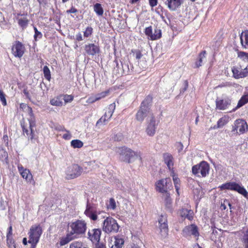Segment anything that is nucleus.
Masks as SVG:
<instances>
[{
    "label": "nucleus",
    "mask_w": 248,
    "mask_h": 248,
    "mask_svg": "<svg viewBox=\"0 0 248 248\" xmlns=\"http://www.w3.org/2000/svg\"><path fill=\"white\" fill-rule=\"evenodd\" d=\"M75 239H76L75 236H74L72 233L69 232L65 236L62 237L60 239V245L61 246H64Z\"/></svg>",
    "instance_id": "bb28decb"
},
{
    "label": "nucleus",
    "mask_w": 248,
    "mask_h": 248,
    "mask_svg": "<svg viewBox=\"0 0 248 248\" xmlns=\"http://www.w3.org/2000/svg\"><path fill=\"white\" fill-rule=\"evenodd\" d=\"M159 121L156 120L154 114L148 117L145 131L149 136H154L156 132Z\"/></svg>",
    "instance_id": "1a4fd4ad"
},
{
    "label": "nucleus",
    "mask_w": 248,
    "mask_h": 248,
    "mask_svg": "<svg viewBox=\"0 0 248 248\" xmlns=\"http://www.w3.org/2000/svg\"><path fill=\"white\" fill-rule=\"evenodd\" d=\"M93 10L96 15L98 16H101L103 15L104 10L101 4L98 3H95L93 6Z\"/></svg>",
    "instance_id": "c9c22d12"
},
{
    "label": "nucleus",
    "mask_w": 248,
    "mask_h": 248,
    "mask_svg": "<svg viewBox=\"0 0 248 248\" xmlns=\"http://www.w3.org/2000/svg\"><path fill=\"white\" fill-rule=\"evenodd\" d=\"M232 71L233 77L236 79L246 77L248 76V65L244 68H242L240 65L233 66Z\"/></svg>",
    "instance_id": "f8f14e48"
},
{
    "label": "nucleus",
    "mask_w": 248,
    "mask_h": 248,
    "mask_svg": "<svg viewBox=\"0 0 248 248\" xmlns=\"http://www.w3.org/2000/svg\"><path fill=\"white\" fill-rule=\"evenodd\" d=\"M221 190H231L235 191L248 199V192L243 186L235 182H229L222 184L219 187Z\"/></svg>",
    "instance_id": "423d86ee"
},
{
    "label": "nucleus",
    "mask_w": 248,
    "mask_h": 248,
    "mask_svg": "<svg viewBox=\"0 0 248 248\" xmlns=\"http://www.w3.org/2000/svg\"><path fill=\"white\" fill-rule=\"evenodd\" d=\"M16 19L18 20V25L21 27H22L23 29H25L27 27L28 24L29 20L26 17H24L23 18H20L17 17Z\"/></svg>",
    "instance_id": "58836bf2"
},
{
    "label": "nucleus",
    "mask_w": 248,
    "mask_h": 248,
    "mask_svg": "<svg viewBox=\"0 0 248 248\" xmlns=\"http://www.w3.org/2000/svg\"><path fill=\"white\" fill-rule=\"evenodd\" d=\"M69 248H88L85 244L81 241H74L70 244Z\"/></svg>",
    "instance_id": "e433bc0d"
},
{
    "label": "nucleus",
    "mask_w": 248,
    "mask_h": 248,
    "mask_svg": "<svg viewBox=\"0 0 248 248\" xmlns=\"http://www.w3.org/2000/svg\"><path fill=\"white\" fill-rule=\"evenodd\" d=\"M173 181L175 187L176 189V190L178 194H179V182L180 180L179 178L175 176H173Z\"/></svg>",
    "instance_id": "8fccbe9b"
},
{
    "label": "nucleus",
    "mask_w": 248,
    "mask_h": 248,
    "mask_svg": "<svg viewBox=\"0 0 248 248\" xmlns=\"http://www.w3.org/2000/svg\"><path fill=\"white\" fill-rule=\"evenodd\" d=\"M93 31V29L91 27H88L84 31V36L85 37H89L92 34Z\"/></svg>",
    "instance_id": "603ef678"
},
{
    "label": "nucleus",
    "mask_w": 248,
    "mask_h": 248,
    "mask_svg": "<svg viewBox=\"0 0 248 248\" xmlns=\"http://www.w3.org/2000/svg\"><path fill=\"white\" fill-rule=\"evenodd\" d=\"M109 92L108 91H106L105 92H101L99 93H98L95 95L97 101L105 97L108 94Z\"/></svg>",
    "instance_id": "09e8293b"
},
{
    "label": "nucleus",
    "mask_w": 248,
    "mask_h": 248,
    "mask_svg": "<svg viewBox=\"0 0 248 248\" xmlns=\"http://www.w3.org/2000/svg\"><path fill=\"white\" fill-rule=\"evenodd\" d=\"M135 57L137 59H140L142 56L141 52L140 50H136L135 52Z\"/></svg>",
    "instance_id": "0e129e2a"
},
{
    "label": "nucleus",
    "mask_w": 248,
    "mask_h": 248,
    "mask_svg": "<svg viewBox=\"0 0 248 248\" xmlns=\"http://www.w3.org/2000/svg\"><path fill=\"white\" fill-rule=\"evenodd\" d=\"M113 244L111 246V248H122L124 244V240L119 236H115Z\"/></svg>",
    "instance_id": "c756f323"
},
{
    "label": "nucleus",
    "mask_w": 248,
    "mask_h": 248,
    "mask_svg": "<svg viewBox=\"0 0 248 248\" xmlns=\"http://www.w3.org/2000/svg\"><path fill=\"white\" fill-rule=\"evenodd\" d=\"M54 128L59 131H66V129L63 126L59 124H54Z\"/></svg>",
    "instance_id": "13d9d810"
},
{
    "label": "nucleus",
    "mask_w": 248,
    "mask_h": 248,
    "mask_svg": "<svg viewBox=\"0 0 248 248\" xmlns=\"http://www.w3.org/2000/svg\"><path fill=\"white\" fill-rule=\"evenodd\" d=\"M243 242L245 248H248V229L243 235Z\"/></svg>",
    "instance_id": "a18cd8bd"
},
{
    "label": "nucleus",
    "mask_w": 248,
    "mask_h": 248,
    "mask_svg": "<svg viewBox=\"0 0 248 248\" xmlns=\"http://www.w3.org/2000/svg\"><path fill=\"white\" fill-rule=\"evenodd\" d=\"M12 50L13 54L15 57L21 58L24 53L25 47L21 43L17 41L13 46Z\"/></svg>",
    "instance_id": "a211bd4d"
},
{
    "label": "nucleus",
    "mask_w": 248,
    "mask_h": 248,
    "mask_svg": "<svg viewBox=\"0 0 248 248\" xmlns=\"http://www.w3.org/2000/svg\"><path fill=\"white\" fill-rule=\"evenodd\" d=\"M63 100L64 101L65 103L71 102L73 101L74 97L71 95L65 94L62 95Z\"/></svg>",
    "instance_id": "864d4df0"
},
{
    "label": "nucleus",
    "mask_w": 248,
    "mask_h": 248,
    "mask_svg": "<svg viewBox=\"0 0 248 248\" xmlns=\"http://www.w3.org/2000/svg\"><path fill=\"white\" fill-rule=\"evenodd\" d=\"M188 209H182L180 212V215L182 217L186 218V215L188 212Z\"/></svg>",
    "instance_id": "680f3d73"
},
{
    "label": "nucleus",
    "mask_w": 248,
    "mask_h": 248,
    "mask_svg": "<svg viewBox=\"0 0 248 248\" xmlns=\"http://www.w3.org/2000/svg\"><path fill=\"white\" fill-rule=\"evenodd\" d=\"M65 131L66 132V133L63 134V135L62 136V138L66 140H70L72 137L71 134H70L69 131L67 130L66 131Z\"/></svg>",
    "instance_id": "bf43d9fd"
},
{
    "label": "nucleus",
    "mask_w": 248,
    "mask_h": 248,
    "mask_svg": "<svg viewBox=\"0 0 248 248\" xmlns=\"http://www.w3.org/2000/svg\"><path fill=\"white\" fill-rule=\"evenodd\" d=\"M101 234V231L100 229H92L88 232V238L93 243H96L100 240Z\"/></svg>",
    "instance_id": "412c9836"
},
{
    "label": "nucleus",
    "mask_w": 248,
    "mask_h": 248,
    "mask_svg": "<svg viewBox=\"0 0 248 248\" xmlns=\"http://www.w3.org/2000/svg\"><path fill=\"white\" fill-rule=\"evenodd\" d=\"M43 230L40 224H35L31 226L29 232L28 243L31 244V248H35L42 234Z\"/></svg>",
    "instance_id": "f03ea898"
},
{
    "label": "nucleus",
    "mask_w": 248,
    "mask_h": 248,
    "mask_svg": "<svg viewBox=\"0 0 248 248\" xmlns=\"http://www.w3.org/2000/svg\"><path fill=\"white\" fill-rule=\"evenodd\" d=\"M206 51H202L199 55V60L196 62V65L197 67L201 66L202 64V62L205 60Z\"/></svg>",
    "instance_id": "4c0bfd02"
},
{
    "label": "nucleus",
    "mask_w": 248,
    "mask_h": 248,
    "mask_svg": "<svg viewBox=\"0 0 248 248\" xmlns=\"http://www.w3.org/2000/svg\"><path fill=\"white\" fill-rule=\"evenodd\" d=\"M69 232L76 239L83 234L86 230V223L84 220H77L69 224Z\"/></svg>",
    "instance_id": "7ed1b4c3"
},
{
    "label": "nucleus",
    "mask_w": 248,
    "mask_h": 248,
    "mask_svg": "<svg viewBox=\"0 0 248 248\" xmlns=\"http://www.w3.org/2000/svg\"><path fill=\"white\" fill-rule=\"evenodd\" d=\"M71 145L74 148H80L83 145V142L78 140H74L71 141Z\"/></svg>",
    "instance_id": "a19ab883"
},
{
    "label": "nucleus",
    "mask_w": 248,
    "mask_h": 248,
    "mask_svg": "<svg viewBox=\"0 0 248 248\" xmlns=\"http://www.w3.org/2000/svg\"><path fill=\"white\" fill-rule=\"evenodd\" d=\"M163 158L165 163L167 165L169 169L170 170L173 165L172 155L169 153H165L163 155Z\"/></svg>",
    "instance_id": "cd10ccee"
},
{
    "label": "nucleus",
    "mask_w": 248,
    "mask_h": 248,
    "mask_svg": "<svg viewBox=\"0 0 248 248\" xmlns=\"http://www.w3.org/2000/svg\"><path fill=\"white\" fill-rule=\"evenodd\" d=\"M165 204L166 208L169 212L171 213L173 210L172 207V200L170 197L169 194L165 195Z\"/></svg>",
    "instance_id": "2f4dec72"
},
{
    "label": "nucleus",
    "mask_w": 248,
    "mask_h": 248,
    "mask_svg": "<svg viewBox=\"0 0 248 248\" xmlns=\"http://www.w3.org/2000/svg\"><path fill=\"white\" fill-rule=\"evenodd\" d=\"M115 107L116 105L114 102L110 104L106 109L104 115L97 122V124H105L106 122H108L112 117Z\"/></svg>",
    "instance_id": "ddd939ff"
},
{
    "label": "nucleus",
    "mask_w": 248,
    "mask_h": 248,
    "mask_svg": "<svg viewBox=\"0 0 248 248\" xmlns=\"http://www.w3.org/2000/svg\"><path fill=\"white\" fill-rule=\"evenodd\" d=\"M228 205L230 207V209H232V205L230 202L228 200H224L222 202H221L220 205L221 210H225L227 208V205Z\"/></svg>",
    "instance_id": "c03bdc74"
},
{
    "label": "nucleus",
    "mask_w": 248,
    "mask_h": 248,
    "mask_svg": "<svg viewBox=\"0 0 248 248\" xmlns=\"http://www.w3.org/2000/svg\"><path fill=\"white\" fill-rule=\"evenodd\" d=\"M121 66H122L121 72H117V69H114L113 71V74L117 78L121 77L124 75H128L130 73L129 62H121Z\"/></svg>",
    "instance_id": "6ab92c4d"
},
{
    "label": "nucleus",
    "mask_w": 248,
    "mask_h": 248,
    "mask_svg": "<svg viewBox=\"0 0 248 248\" xmlns=\"http://www.w3.org/2000/svg\"><path fill=\"white\" fill-rule=\"evenodd\" d=\"M17 169L23 178L25 179L28 183L33 184L35 183L32 175L29 170L24 169L22 165H18Z\"/></svg>",
    "instance_id": "f3484780"
},
{
    "label": "nucleus",
    "mask_w": 248,
    "mask_h": 248,
    "mask_svg": "<svg viewBox=\"0 0 248 248\" xmlns=\"http://www.w3.org/2000/svg\"><path fill=\"white\" fill-rule=\"evenodd\" d=\"M158 222L159 224L168 223L166 216L161 215L158 219Z\"/></svg>",
    "instance_id": "5fc2aeb1"
},
{
    "label": "nucleus",
    "mask_w": 248,
    "mask_h": 248,
    "mask_svg": "<svg viewBox=\"0 0 248 248\" xmlns=\"http://www.w3.org/2000/svg\"><path fill=\"white\" fill-rule=\"evenodd\" d=\"M159 229L162 235L166 236L168 232V223L159 224Z\"/></svg>",
    "instance_id": "ea45409f"
},
{
    "label": "nucleus",
    "mask_w": 248,
    "mask_h": 248,
    "mask_svg": "<svg viewBox=\"0 0 248 248\" xmlns=\"http://www.w3.org/2000/svg\"><path fill=\"white\" fill-rule=\"evenodd\" d=\"M216 104L217 109L225 110L230 106L231 100L229 98H225L223 99H217Z\"/></svg>",
    "instance_id": "4be33fe9"
},
{
    "label": "nucleus",
    "mask_w": 248,
    "mask_h": 248,
    "mask_svg": "<svg viewBox=\"0 0 248 248\" xmlns=\"http://www.w3.org/2000/svg\"><path fill=\"white\" fill-rule=\"evenodd\" d=\"M76 39L78 41H80L83 40L82 36L81 34L79 32L76 35Z\"/></svg>",
    "instance_id": "774afa93"
},
{
    "label": "nucleus",
    "mask_w": 248,
    "mask_h": 248,
    "mask_svg": "<svg viewBox=\"0 0 248 248\" xmlns=\"http://www.w3.org/2000/svg\"><path fill=\"white\" fill-rule=\"evenodd\" d=\"M248 102V94L243 95L238 101L237 106L233 109V111H235L237 108L242 107L243 105Z\"/></svg>",
    "instance_id": "72a5a7b5"
},
{
    "label": "nucleus",
    "mask_w": 248,
    "mask_h": 248,
    "mask_svg": "<svg viewBox=\"0 0 248 248\" xmlns=\"http://www.w3.org/2000/svg\"><path fill=\"white\" fill-rule=\"evenodd\" d=\"M34 30V39L35 41H37L38 39H40L42 37V34L40 31H39L37 30V29L36 27H33Z\"/></svg>",
    "instance_id": "49530a36"
},
{
    "label": "nucleus",
    "mask_w": 248,
    "mask_h": 248,
    "mask_svg": "<svg viewBox=\"0 0 248 248\" xmlns=\"http://www.w3.org/2000/svg\"><path fill=\"white\" fill-rule=\"evenodd\" d=\"M117 152L119 153L121 159L128 163L131 162L135 156L139 155L138 152H135L131 149L125 147L119 148Z\"/></svg>",
    "instance_id": "6e6552de"
},
{
    "label": "nucleus",
    "mask_w": 248,
    "mask_h": 248,
    "mask_svg": "<svg viewBox=\"0 0 248 248\" xmlns=\"http://www.w3.org/2000/svg\"><path fill=\"white\" fill-rule=\"evenodd\" d=\"M209 164L204 161L193 166L192 168V173L199 177H205L209 174Z\"/></svg>",
    "instance_id": "0eeeda50"
},
{
    "label": "nucleus",
    "mask_w": 248,
    "mask_h": 248,
    "mask_svg": "<svg viewBox=\"0 0 248 248\" xmlns=\"http://www.w3.org/2000/svg\"><path fill=\"white\" fill-rule=\"evenodd\" d=\"M186 218L189 220H191L193 218V212L191 210H188V212L186 215Z\"/></svg>",
    "instance_id": "4d7b16f0"
},
{
    "label": "nucleus",
    "mask_w": 248,
    "mask_h": 248,
    "mask_svg": "<svg viewBox=\"0 0 248 248\" xmlns=\"http://www.w3.org/2000/svg\"><path fill=\"white\" fill-rule=\"evenodd\" d=\"M152 102V97L150 95H148L142 102L140 109L136 114V119L138 121L142 123L146 117H150L151 115L153 114L150 108Z\"/></svg>",
    "instance_id": "f257e3e1"
},
{
    "label": "nucleus",
    "mask_w": 248,
    "mask_h": 248,
    "mask_svg": "<svg viewBox=\"0 0 248 248\" xmlns=\"http://www.w3.org/2000/svg\"><path fill=\"white\" fill-rule=\"evenodd\" d=\"M8 157L7 152L3 149H0V159L3 163H5L6 165L9 164Z\"/></svg>",
    "instance_id": "473e14b6"
},
{
    "label": "nucleus",
    "mask_w": 248,
    "mask_h": 248,
    "mask_svg": "<svg viewBox=\"0 0 248 248\" xmlns=\"http://www.w3.org/2000/svg\"><path fill=\"white\" fill-rule=\"evenodd\" d=\"M236 85V84L234 83H232L231 82H226L225 83H222L220 85H218V87H220V88L225 87H231V86L234 87L235 85Z\"/></svg>",
    "instance_id": "6e6d98bb"
},
{
    "label": "nucleus",
    "mask_w": 248,
    "mask_h": 248,
    "mask_svg": "<svg viewBox=\"0 0 248 248\" xmlns=\"http://www.w3.org/2000/svg\"><path fill=\"white\" fill-rule=\"evenodd\" d=\"M149 4L152 7H154L157 4V0H149Z\"/></svg>",
    "instance_id": "69168bd1"
},
{
    "label": "nucleus",
    "mask_w": 248,
    "mask_h": 248,
    "mask_svg": "<svg viewBox=\"0 0 248 248\" xmlns=\"http://www.w3.org/2000/svg\"><path fill=\"white\" fill-rule=\"evenodd\" d=\"M81 173V168L77 164H74L67 168L66 170V178L68 179L75 178Z\"/></svg>",
    "instance_id": "9b49d317"
},
{
    "label": "nucleus",
    "mask_w": 248,
    "mask_h": 248,
    "mask_svg": "<svg viewBox=\"0 0 248 248\" xmlns=\"http://www.w3.org/2000/svg\"><path fill=\"white\" fill-rule=\"evenodd\" d=\"M84 49L88 55L94 56L100 52L98 45L94 44H88L85 46Z\"/></svg>",
    "instance_id": "aec40b11"
},
{
    "label": "nucleus",
    "mask_w": 248,
    "mask_h": 248,
    "mask_svg": "<svg viewBox=\"0 0 248 248\" xmlns=\"http://www.w3.org/2000/svg\"><path fill=\"white\" fill-rule=\"evenodd\" d=\"M62 95H60L50 100V103L52 106L59 107L62 105Z\"/></svg>",
    "instance_id": "7c9ffc66"
},
{
    "label": "nucleus",
    "mask_w": 248,
    "mask_h": 248,
    "mask_svg": "<svg viewBox=\"0 0 248 248\" xmlns=\"http://www.w3.org/2000/svg\"><path fill=\"white\" fill-rule=\"evenodd\" d=\"M97 164L94 161L86 162L83 164L81 171L85 170V171H89L90 170L96 169Z\"/></svg>",
    "instance_id": "a878e982"
},
{
    "label": "nucleus",
    "mask_w": 248,
    "mask_h": 248,
    "mask_svg": "<svg viewBox=\"0 0 248 248\" xmlns=\"http://www.w3.org/2000/svg\"><path fill=\"white\" fill-rule=\"evenodd\" d=\"M123 139V136L121 133L116 135L114 137V140L116 141H120Z\"/></svg>",
    "instance_id": "e2e57ef3"
},
{
    "label": "nucleus",
    "mask_w": 248,
    "mask_h": 248,
    "mask_svg": "<svg viewBox=\"0 0 248 248\" xmlns=\"http://www.w3.org/2000/svg\"><path fill=\"white\" fill-rule=\"evenodd\" d=\"M78 12V10L75 8L72 7L70 9L66 11V13H76Z\"/></svg>",
    "instance_id": "338daca9"
},
{
    "label": "nucleus",
    "mask_w": 248,
    "mask_h": 248,
    "mask_svg": "<svg viewBox=\"0 0 248 248\" xmlns=\"http://www.w3.org/2000/svg\"><path fill=\"white\" fill-rule=\"evenodd\" d=\"M116 207V204L115 201L113 198H110L108 204V208L112 210H114Z\"/></svg>",
    "instance_id": "de8ad7c7"
},
{
    "label": "nucleus",
    "mask_w": 248,
    "mask_h": 248,
    "mask_svg": "<svg viewBox=\"0 0 248 248\" xmlns=\"http://www.w3.org/2000/svg\"><path fill=\"white\" fill-rule=\"evenodd\" d=\"M34 125L35 124L33 122L30 121V126L29 129H26L24 126H22L24 133H26L27 136L28 137L29 139L31 140L34 138L32 128Z\"/></svg>",
    "instance_id": "393cba45"
},
{
    "label": "nucleus",
    "mask_w": 248,
    "mask_h": 248,
    "mask_svg": "<svg viewBox=\"0 0 248 248\" xmlns=\"http://www.w3.org/2000/svg\"><path fill=\"white\" fill-rule=\"evenodd\" d=\"M189 185L193 190V194L197 197L199 196L201 192V189L198 183L191 179L189 181Z\"/></svg>",
    "instance_id": "b1692460"
},
{
    "label": "nucleus",
    "mask_w": 248,
    "mask_h": 248,
    "mask_svg": "<svg viewBox=\"0 0 248 248\" xmlns=\"http://www.w3.org/2000/svg\"><path fill=\"white\" fill-rule=\"evenodd\" d=\"M164 3L170 11H175L183 3V0H164Z\"/></svg>",
    "instance_id": "5701e85b"
},
{
    "label": "nucleus",
    "mask_w": 248,
    "mask_h": 248,
    "mask_svg": "<svg viewBox=\"0 0 248 248\" xmlns=\"http://www.w3.org/2000/svg\"><path fill=\"white\" fill-rule=\"evenodd\" d=\"M248 130V124L246 122L242 119L235 121L232 125V132L239 134L244 133Z\"/></svg>",
    "instance_id": "9d476101"
},
{
    "label": "nucleus",
    "mask_w": 248,
    "mask_h": 248,
    "mask_svg": "<svg viewBox=\"0 0 248 248\" xmlns=\"http://www.w3.org/2000/svg\"><path fill=\"white\" fill-rule=\"evenodd\" d=\"M145 33L148 38L151 40H157L161 38L162 35L161 30L159 28L155 27L153 31L151 26L145 28Z\"/></svg>",
    "instance_id": "2eb2a0df"
},
{
    "label": "nucleus",
    "mask_w": 248,
    "mask_h": 248,
    "mask_svg": "<svg viewBox=\"0 0 248 248\" xmlns=\"http://www.w3.org/2000/svg\"><path fill=\"white\" fill-rule=\"evenodd\" d=\"M119 226L117 221L110 217H107L103 222L102 230L105 233H116L118 232Z\"/></svg>",
    "instance_id": "39448f33"
},
{
    "label": "nucleus",
    "mask_w": 248,
    "mask_h": 248,
    "mask_svg": "<svg viewBox=\"0 0 248 248\" xmlns=\"http://www.w3.org/2000/svg\"><path fill=\"white\" fill-rule=\"evenodd\" d=\"M182 234L185 237L193 235L197 240L199 236L198 227L194 224L185 227L183 230Z\"/></svg>",
    "instance_id": "4468645a"
},
{
    "label": "nucleus",
    "mask_w": 248,
    "mask_h": 248,
    "mask_svg": "<svg viewBox=\"0 0 248 248\" xmlns=\"http://www.w3.org/2000/svg\"><path fill=\"white\" fill-rule=\"evenodd\" d=\"M0 100L1 101L2 104L5 106L7 105V101L5 98V94L4 93L3 91L0 89Z\"/></svg>",
    "instance_id": "3c124183"
},
{
    "label": "nucleus",
    "mask_w": 248,
    "mask_h": 248,
    "mask_svg": "<svg viewBox=\"0 0 248 248\" xmlns=\"http://www.w3.org/2000/svg\"><path fill=\"white\" fill-rule=\"evenodd\" d=\"M84 214L87 217L93 221L102 218L105 219L108 217L106 213L98 211L94 206L89 203L87 204Z\"/></svg>",
    "instance_id": "20e7f679"
},
{
    "label": "nucleus",
    "mask_w": 248,
    "mask_h": 248,
    "mask_svg": "<svg viewBox=\"0 0 248 248\" xmlns=\"http://www.w3.org/2000/svg\"><path fill=\"white\" fill-rule=\"evenodd\" d=\"M43 73L46 79L48 81H50L51 79L50 71L49 68L47 66H45L44 67Z\"/></svg>",
    "instance_id": "79ce46f5"
},
{
    "label": "nucleus",
    "mask_w": 248,
    "mask_h": 248,
    "mask_svg": "<svg viewBox=\"0 0 248 248\" xmlns=\"http://www.w3.org/2000/svg\"><path fill=\"white\" fill-rule=\"evenodd\" d=\"M171 185V181L170 178H166L159 180L156 184V190L159 192L164 193L165 195L169 194L167 189Z\"/></svg>",
    "instance_id": "dca6fc26"
},
{
    "label": "nucleus",
    "mask_w": 248,
    "mask_h": 248,
    "mask_svg": "<svg viewBox=\"0 0 248 248\" xmlns=\"http://www.w3.org/2000/svg\"><path fill=\"white\" fill-rule=\"evenodd\" d=\"M96 101H97V100L95 95L89 97L87 100V102L90 104L93 103Z\"/></svg>",
    "instance_id": "052dcab7"
},
{
    "label": "nucleus",
    "mask_w": 248,
    "mask_h": 248,
    "mask_svg": "<svg viewBox=\"0 0 248 248\" xmlns=\"http://www.w3.org/2000/svg\"><path fill=\"white\" fill-rule=\"evenodd\" d=\"M237 56L242 60L248 61V53L244 51H238L237 52Z\"/></svg>",
    "instance_id": "37998d69"
},
{
    "label": "nucleus",
    "mask_w": 248,
    "mask_h": 248,
    "mask_svg": "<svg viewBox=\"0 0 248 248\" xmlns=\"http://www.w3.org/2000/svg\"><path fill=\"white\" fill-rule=\"evenodd\" d=\"M241 44L245 49H248V31L243 32L240 36Z\"/></svg>",
    "instance_id": "c85d7f7f"
},
{
    "label": "nucleus",
    "mask_w": 248,
    "mask_h": 248,
    "mask_svg": "<svg viewBox=\"0 0 248 248\" xmlns=\"http://www.w3.org/2000/svg\"><path fill=\"white\" fill-rule=\"evenodd\" d=\"M229 122V117L224 116L220 118L217 123V128H220Z\"/></svg>",
    "instance_id": "f704fd0d"
}]
</instances>
